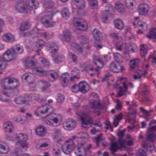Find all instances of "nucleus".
<instances>
[{"label":"nucleus","mask_w":156,"mask_h":156,"mask_svg":"<svg viewBox=\"0 0 156 156\" xmlns=\"http://www.w3.org/2000/svg\"><path fill=\"white\" fill-rule=\"evenodd\" d=\"M19 85V81L17 79L11 77L5 78L1 83L2 87L4 90L3 94L9 97L16 94L18 93L16 88Z\"/></svg>","instance_id":"obj_1"},{"label":"nucleus","mask_w":156,"mask_h":156,"mask_svg":"<svg viewBox=\"0 0 156 156\" xmlns=\"http://www.w3.org/2000/svg\"><path fill=\"white\" fill-rule=\"evenodd\" d=\"M23 0H15L18 4L16 8L20 12H27L33 8L36 9L38 7V3L36 0H27L25 3L22 2Z\"/></svg>","instance_id":"obj_2"},{"label":"nucleus","mask_w":156,"mask_h":156,"mask_svg":"<svg viewBox=\"0 0 156 156\" xmlns=\"http://www.w3.org/2000/svg\"><path fill=\"white\" fill-rule=\"evenodd\" d=\"M46 11L48 13V14L42 18L41 22L44 26L47 27H53L54 26V23L51 22V21L52 19L54 14L56 12V10L55 9V11H52L51 8H49Z\"/></svg>","instance_id":"obj_3"},{"label":"nucleus","mask_w":156,"mask_h":156,"mask_svg":"<svg viewBox=\"0 0 156 156\" xmlns=\"http://www.w3.org/2000/svg\"><path fill=\"white\" fill-rule=\"evenodd\" d=\"M91 95L93 97V99L90 103V106L92 108L98 110L97 115H99L100 111L103 109V106L100 103L99 96L97 94L93 93Z\"/></svg>","instance_id":"obj_4"},{"label":"nucleus","mask_w":156,"mask_h":156,"mask_svg":"<svg viewBox=\"0 0 156 156\" xmlns=\"http://www.w3.org/2000/svg\"><path fill=\"white\" fill-rule=\"evenodd\" d=\"M73 140L72 138H70L62 145V150L66 154H69L74 149L75 145Z\"/></svg>","instance_id":"obj_5"},{"label":"nucleus","mask_w":156,"mask_h":156,"mask_svg":"<svg viewBox=\"0 0 156 156\" xmlns=\"http://www.w3.org/2000/svg\"><path fill=\"white\" fill-rule=\"evenodd\" d=\"M118 143L119 144V146L118 143L116 142L112 143L111 145L110 149L113 154H115L118 149L126 147V141L122 138H120Z\"/></svg>","instance_id":"obj_6"},{"label":"nucleus","mask_w":156,"mask_h":156,"mask_svg":"<svg viewBox=\"0 0 156 156\" xmlns=\"http://www.w3.org/2000/svg\"><path fill=\"white\" fill-rule=\"evenodd\" d=\"M73 23L74 25L80 30L85 31L87 28V23L84 20L81 18H74Z\"/></svg>","instance_id":"obj_7"},{"label":"nucleus","mask_w":156,"mask_h":156,"mask_svg":"<svg viewBox=\"0 0 156 156\" xmlns=\"http://www.w3.org/2000/svg\"><path fill=\"white\" fill-rule=\"evenodd\" d=\"M79 116L82 122V126L86 128V125L93 123L92 118L88 113H83L79 115Z\"/></svg>","instance_id":"obj_8"},{"label":"nucleus","mask_w":156,"mask_h":156,"mask_svg":"<svg viewBox=\"0 0 156 156\" xmlns=\"http://www.w3.org/2000/svg\"><path fill=\"white\" fill-rule=\"evenodd\" d=\"M16 137L19 139V141L16 144L17 146H20L22 148H27L28 147V144L26 141L27 139V137L26 134L20 133L17 135Z\"/></svg>","instance_id":"obj_9"},{"label":"nucleus","mask_w":156,"mask_h":156,"mask_svg":"<svg viewBox=\"0 0 156 156\" xmlns=\"http://www.w3.org/2000/svg\"><path fill=\"white\" fill-rule=\"evenodd\" d=\"M107 57L108 55H104L103 57L102 58V59L103 61H101L97 56H94L93 59L94 63L95 64L98 66L95 69L96 72H98L100 68H101L103 67L104 64V61H107L106 58H107Z\"/></svg>","instance_id":"obj_10"},{"label":"nucleus","mask_w":156,"mask_h":156,"mask_svg":"<svg viewBox=\"0 0 156 156\" xmlns=\"http://www.w3.org/2000/svg\"><path fill=\"white\" fill-rule=\"evenodd\" d=\"M123 80H124V81L122 83L123 86H120L119 87V90L117 94V96L118 97H121L125 95L127 91L128 88L126 83V77H121L120 79V81H122Z\"/></svg>","instance_id":"obj_11"},{"label":"nucleus","mask_w":156,"mask_h":156,"mask_svg":"<svg viewBox=\"0 0 156 156\" xmlns=\"http://www.w3.org/2000/svg\"><path fill=\"white\" fill-rule=\"evenodd\" d=\"M63 126L68 130H72L76 127V121L72 119H68L64 123Z\"/></svg>","instance_id":"obj_12"},{"label":"nucleus","mask_w":156,"mask_h":156,"mask_svg":"<svg viewBox=\"0 0 156 156\" xmlns=\"http://www.w3.org/2000/svg\"><path fill=\"white\" fill-rule=\"evenodd\" d=\"M31 99V97L28 94H25L24 96H20L15 99V102L18 104L20 105L28 102Z\"/></svg>","instance_id":"obj_13"},{"label":"nucleus","mask_w":156,"mask_h":156,"mask_svg":"<svg viewBox=\"0 0 156 156\" xmlns=\"http://www.w3.org/2000/svg\"><path fill=\"white\" fill-rule=\"evenodd\" d=\"M47 117H48V118L51 120L54 124H57L59 121H61L62 119V116L60 115L52 113L48 115Z\"/></svg>","instance_id":"obj_14"},{"label":"nucleus","mask_w":156,"mask_h":156,"mask_svg":"<svg viewBox=\"0 0 156 156\" xmlns=\"http://www.w3.org/2000/svg\"><path fill=\"white\" fill-rule=\"evenodd\" d=\"M80 91L82 93L87 92L90 90V87L87 83L85 81L80 82L78 84Z\"/></svg>","instance_id":"obj_15"},{"label":"nucleus","mask_w":156,"mask_h":156,"mask_svg":"<svg viewBox=\"0 0 156 156\" xmlns=\"http://www.w3.org/2000/svg\"><path fill=\"white\" fill-rule=\"evenodd\" d=\"M149 9L148 5L146 4H140L138 7V10L140 15L146 14Z\"/></svg>","instance_id":"obj_16"},{"label":"nucleus","mask_w":156,"mask_h":156,"mask_svg":"<svg viewBox=\"0 0 156 156\" xmlns=\"http://www.w3.org/2000/svg\"><path fill=\"white\" fill-rule=\"evenodd\" d=\"M40 111V113L44 114L48 112L50 114L54 111V108L50 106H43L39 107Z\"/></svg>","instance_id":"obj_17"},{"label":"nucleus","mask_w":156,"mask_h":156,"mask_svg":"<svg viewBox=\"0 0 156 156\" xmlns=\"http://www.w3.org/2000/svg\"><path fill=\"white\" fill-rule=\"evenodd\" d=\"M76 151L79 153L78 156H86L87 150L84 144L81 143L78 144Z\"/></svg>","instance_id":"obj_18"},{"label":"nucleus","mask_w":156,"mask_h":156,"mask_svg":"<svg viewBox=\"0 0 156 156\" xmlns=\"http://www.w3.org/2000/svg\"><path fill=\"white\" fill-rule=\"evenodd\" d=\"M22 78L24 79L30 83H33L34 80V76L31 73H26L22 76Z\"/></svg>","instance_id":"obj_19"},{"label":"nucleus","mask_w":156,"mask_h":156,"mask_svg":"<svg viewBox=\"0 0 156 156\" xmlns=\"http://www.w3.org/2000/svg\"><path fill=\"white\" fill-rule=\"evenodd\" d=\"M35 130L36 134L40 136H43L46 132L45 128L41 125L38 126Z\"/></svg>","instance_id":"obj_20"},{"label":"nucleus","mask_w":156,"mask_h":156,"mask_svg":"<svg viewBox=\"0 0 156 156\" xmlns=\"http://www.w3.org/2000/svg\"><path fill=\"white\" fill-rule=\"evenodd\" d=\"M54 132L53 134V136L55 140L58 143L62 141V137L61 135L60 131L57 129H54Z\"/></svg>","instance_id":"obj_21"},{"label":"nucleus","mask_w":156,"mask_h":156,"mask_svg":"<svg viewBox=\"0 0 156 156\" xmlns=\"http://www.w3.org/2000/svg\"><path fill=\"white\" fill-rule=\"evenodd\" d=\"M95 140L97 146H98L100 142L101 143V145L102 147L106 146V144L107 143L105 141V138L102 137V134H100L98 136H97Z\"/></svg>","instance_id":"obj_22"},{"label":"nucleus","mask_w":156,"mask_h":156,"mask_svg":"<svg viewBox=\"0 0 156 156\" xmlns=\"http://www.w3.org/2000/svg\"><path fill=\"white\" fill-rule=\"evenodd\" d=\"M63 35L64 37L62 38L60 37L61 39L63 41H65L67 42H69L72 38V36L69 32L68 30H65L63 31Z\"/></svg>","instance_id":"obj_23"},{"label":"nucleus","mask_w":156,"mask_h":156,"mask_svg":"<svg viewBox=\"0 0 156 156\" xmlns=\"http://www.w3.org/2000/svg\"><path fill=\"white\" fill-rule=\"evenodd\" d=\"M115 27L119 30H122L124 27V23L122 21L119 19L115 20L114 21Z\"/></svg>","instance_id":"obj_24"},{"label":"nucleus","mask_w":156,"mask_h":156,"mask_svg":"<svg viewBox=\"0 0 156 156\" xmlns=\"http://www.w3.org/2000/svg\"><path fill=\"white\" fill-rule=\"evenodd\" d=\"M49 47L51 48V53L52 56L54 57V55L57 53L58 50V46L54 43L50 42L49 44Z\"/></svg>","instance_id":"obj_25"},{"label":"nucleus","mask_w":156,"mask_h":156,"mask_svg":"<svg viewBox=\"0 0 156 156\" xmlns=\"http://www.w3.org/2000/svg\"><path fill=\"white\" fill-rule=\"evenodd\" d=\"M93 35L95 39L97 41H99L102 38L101 33L99 30L97 29H94L93 30Z\"/></svg>","instance_id":"obj_26"},{"label":"nucleus","mask_w":156,"mask_h":156,"mask_svg":"<svg viewBox=\"0 0 156 156\" xmlns=\"http://www.w3.org/2000/svg\"><path fill=\"white\" fill-rule=\"evenodd\" d=\"M3 40L7 42H11L15 40L14 36L10 33H7L4 35L3 36Z\"/></svg>","instance_id":"obj_27"},{"label":"nucleus","mask_w":156,"mask_h":156,"mask_svg":"<svg viewBox=\"0 0 156 156\" xmlns=\"http://www.w3.org/2000/svg\"><path fill=\"white\" fill-rule=\"evenodd\" d=\"M3 126L6 131L8 133L11 132L13 128L12 122H9L5 123Z\"/></svg>","instance_id":"obj_28"},{"label":"nucleus","mask_w":156,"mask_h":156,"mask_svg":"<svg viewBox=\"0 0 156 156\" xmlns=\"http://www.w3.org/2000/svg\"><path fill=\"white\" fill-rule=\"evenodd\" d=\"M115 7L116 10L119 12H122L125 11V6L121 2H117L115 4Z\"/></svg>","instance_id":"obj_29"},{"label":"nucleus","mask_w":156,"mask_h":156,"mask_svg":"<svg viewBox=\"0 0 156 156\" xmlns=\"http://www.w3.org/2000/svg\"><path fill=\"white\" fill-rule=\"evenodd\" d=\"M40 82L43 85L41 88V90L42 91H44L47 90L50 86V84L49 82L44 80H40Z\"/></svg>","instance_id":"obj_30"},{"label":"nucleus","mask_w":156,"mask_h":156,"mask_svg":"<svg viewBox=\"0 0 156 156\" xmlns=\"http://www.w3.org/2000/svg\"><path fill=\"white\" fill-rule=\"evenodd\" d=\"M95 126L93 127V129H91L90 131L91 133L92 134H95V132H99L100 131L101 129L102 126L101 122H98L97 123H95Z\"/></svg>","instance_id":"obj_31"},{"label":"nucleus","mask_w":156,"mask_h":156,"mask_svg":"<svg viewBox=\"0 0 156 156\" xmlns=\"http://www.w3.org/2000/svg\"><path fill=\"white\" fill-rule=\"evenodd\" d=\"M140 60L138 58H136L131 60L130 61V68L131 69H133L138 66Z\"/></svg>","instance_id":"obj_32"},{"label":"nucleus","mask_w":156,"mask_h":156,"mask_svg":"<svg viewBox=\"0 0 156 156\" xmlns=\"http://www.w3.org/2000/svg\"><path fill=\"white\" fill-rule=\"evenodd\" d=\"M30 28V26L29 23L27 22H24L21 24L20 29L21 31H24L29 30Z\"/></svg>","instance_id":"obj_33"},{"label":"nucleus","mask_w":156,"mask_h":156,"mask_svg":"<svg viewBox=\"0 0 156 156\" xmlns=\"http://www.w3.org/2000/svg\"><path fill=\"white\" fill-rule=\"evenodd\" d=\"M136 115L135 113L129 112L127 115V119L129 122L133 124L135 122Z\"/></svg>","instance_id":"obj_34"},{"label":"nucleus","mask_w":156,"mask_h":156,"mask_svg":"<svg viewBox=\"0 0 156 156\" xmlns=\"http://www.w3.org/2000/svg\"><path fill=\"white\" fill-rule=\"evenodd\" d=\"M119 66V65L117 66L115 63L112 62L109 66V68L111 71L118 73L120 71Z\"/></svg>","instance_id":"obj_35"},{"label":"nucleus","mask_w":156,"mask_h":156,"mask_svg":"<svg viewBox=\"0 0 156 156\" xmlns=\"http://www.w3.org/2000/svg\"><path fill=\"white\" fill-rule=\"evenodd\" d=\"M90 7L94 9H98V2L97 0H88Z\"/></svg>","instance_id":"obj_36"},{"label":"nucleus","mask_w":156,"mask_h":156,"mask_svg":"<svg viewBox=\"0 0 156 156\" xmlns=\"http://www.w3.org/2000/svg\"><path fill=\"white\" fill-rule=\"evenodd\" d=\"M87 135L86 133L80 132L77 133L75 136H73L72 138L73 140H74L76 138L84 139L86 138L87 137Z\"/></svg>","instance_id":"obj_37"},{"label":"nucleus","mask_w":156,"mask_h":156,"mask_svg":"<svg viewBox=\"0 0 156 156\" xmlns=\"http://www.w3.org/2000/svg\"><path fill=\"white\" fill-rule=\"evenodd\" d=\"M135 3V0H126L125 4L126 7L129 9H133L134 4Z\"/></svg>","instance_id":"obj_38"},{"label":"nucleus","mask_w":156,"mask_h":156,"mask_svg":"<svg viewBox=\"0 0 156 156\" xmlns=\"http://www.w3.org/2000/svg\"><path fill=\"white\" fill-rule=\"evenodd\" d=\"M62 16L64 18L66 19L69 18L70 15L69 10L67 8H64L62 11Z\"/></svg>","instance_id":"obj_39"},{"label":"nucleus","mask_w":156,"mask_h":156,"mask_svg":"<svg viewBox=\"0 0 156 156\" xmlns=\"http://www.w3.org/2000/svg\"><path fill=\"white\" fill-rule=\"evenodd\" d=\"M37 74L41 76H44L47 74V72L43 70L40 68H37L36 69Z\"/></svg>","instance_id":"obj_40"},{"label":"nucleus","mask_w":156,"mask_h":156,"mask_svg":"<svg viewBox=\"0 0 156 156\" xmlns=\"http://www.w3.org/2000/svg\"><path fill=\"white\" fill-rule=\"evenodd\" d=\"M137 26L143 30L146 31L147 29V25L144 22H139L137 24Z\"/></svg>","instance_id":"obj_41"},{"label":"nucleus","mask_w":156,"mask_h":156,"mask_svg":"<svg viewBox=\"0 0 156 156\" xmlns=\"http://www.w3.org/2000/svg\"><path fill=\"white\" fill-rule=\"evenodd\" d=\"M49 75L53 79V80H51V81L52 82H55L56 80L58 77V73L54 71H52L49 73Z\"/></svg>","instance_id":"obj_42"},{"label":"nucleus","mask_w":156,"mask_h":156,"mask_svg":"<svg viewBox=\"0 0 156 156\" xmlns=\"http://www.w3.org/2000/svg\"><path fill=\"white\" fill-rule=\"evenodd\" d=\"M122 114L121 113L115 117L113 121V123L115 127H116L118 125L119 121L122 119Z\"/></svg>","instance_id":"obj_43"},{"label":"nucleus","mask_w":156,"mask_h":156,"mask_svg":"<svg viewBox=\"0 0 156 156\" xmlns=\"http://www.w3.org/2000/svg\"><path fill=\"white\" fill-rule=\"evenodd\" d=\"M127 48H128L127 50L128 51H131L132 52H135L134 50H136L137 48V47L136 44L134 43H131L126 46Z\"/></svg>","instance_id":"obj_44"},{"label":"nucleus","mask_w":156,"mask_h":156,"mask_svg":"<svg viewBox=\"0 0 156 156\" xmlns=\"http://www.w3.org/2000/svg\"><path fill=\"white\" fill-rule=\"evenodd\" d=\"M39 59L44 66L48 67L50 66V63L46 58L41 57Z\"/></svg>","instance_id":"obj_45"},{"label":"nucleus","mask_w":156,"mask_h":156,"mask_svg":"<svg viewBox=\"0 0 156 156\" xmlns=\"http://www.w3.org/2000/svg\"><path fill=\"white\" fill-rule=\"evenodd\" d=\"M146 36L149 39L152 38L156 39V28L151 30L150 34L147 35Z\"/></svg>","instance_id":"obj_46"},{"label":"nucleus","mask_w":156,"mask_h":156,"mask_svg":"<svg viewBox=\"0 0 156 156\" xmlns=\"http://www.w3.org/2000/svg\"><path fill=\"white\" fill-rule=\"evenodd\" d=\"M65 58L64 55L60 54L58 55L56 58H54V60L55 63H58L63 61Z\"/></svg>","instance_id":"obj_47"},{"label":"nucleus","mask_w":156,"mask_h":156,"mask_svg":"<svg viewBox=\"0 0 156 156\" xmlns=\"http://www.w3.org/2000/svg\"><path fill=\"white\" fill-rule=\"evenodd\" d=\"M54 5V3L52 0H45L44 3V7L45 8L50 7Z\"/></svg>","instance_id":"obj_48"},{"label":"nucleus","mask_w":156,"mask_h":156,"mask_svg":"<svg viewBox=\"0 0 156 156\" xmlns=\"http://www.w3.org/2000/svg\"><path fill=\"white\" fill-rule=\"evenodd\" d=\"M0 150L1 153L5 154L7 153L9 151L8 146H5L2 144H0Z\"/></svg>","instance_id":"obj_49"},{"label":"nucleus","mask_w":156,"mask_h":156,"mask_svg":"<svg viewBox=\"0 0 156 156\" xmlns=\"http://www.w3.org/2000/svg\"><path fill=\"white\" fill-rule=\"evenodd\" d=\"M109 11L110 10H106L103 12V16L102 17V21L104 23H106L108 16L109 14Z\"/></svg>","instance_id":"obj_50"},{"label":"nucleus","mask_w":156,"mask_h":156,"mask_svg":"<svg viewBox=\"0 0 156 156\" xmlns=\"http://www.w3.org/2000/svg\"><path fill=\"white\" fill-rule=\"evenodd\" d=\"M114 58L115 60L118 63L121 62L122 60V55L117 52L114 54Z\"/></svg>","instance_id":"obj_51"},{"label":"nucleus","mask_w":156,"mask_h":156,"mask_svg":"<svg viewBox=\"0 0 156 156\" xmlns=\"http://www.w3.org/2000/svg\"><path fill=\"white\" fill-rule=\"evenodd\" d=\"M156 139V135L153 133L148 134L147 136V140L151 142H153Z\"/></svg>","instance_id":"obj_52"},{"label":"nucleus","mask_w":156,"mask_h":156,"mask_svg":"<svg viewBox=\"0 0 156 156\" xmlns=\"http://www.w3.org/2000/svg\"><path fill=\"white\" fill-rule=\"evenodd\" d=\"M25 65L28 67H31L34 66V62L33 60L28 58L25 61Z\"/></svg>","instance_id":"obj_53"},{"label":"nucleus","mask_w":156,"mask_h":156,"mask_svg":"<svg viewBox=\"0 0 156 156\" xmlns=\"http://www.w3.org/2000/svg\"><path fill=\"white\" fill-rule=\"evenodd\" d=\"M34 99L40 103L44 102V101H46V99L40 97V94H35L34 96Z\"/></svg>","instance_id":"obj_54"},{"label":"nucleus","mask_w":156,"mask_h":156,"mask_svg":"<svg viewBox=\"0 0 156 156\" xmlns=\"http://www.w3.org/2000/svg\"><path fill=\"white\" fill-rule=\"evenodd\" d=\"M76 4L79 9H82L85 7V2L84 0H80Z\"/></svg>","instance_id":"obj_55"},{"label":"nucleus","mask_w":156,"mask_h":156,"mask_svg":"<svg viewBox=\"0 0 156 156\" xmlns=\"http://www.w3.org/2000/svg\"><path fill=\"white\" fill-rule=\"evenodd\" d=\"M15 50V54L16 53L18 54H21L23 51V47L20 46V45H17L16 46V50Z\"/></svg>","instance_id":"obj_56"},{"label":"nucleus","mask_w":156,"mask_h":156,"mask_svg":"<svg viewBox=\"0 0 156 156\" xmlns=\"http://www.w3.org/2000/svg\"><path fill=\"white\" fill-rule=\"evenodd\" d=\"M142 145L143 148L146 149L147 151H151V146L145 142H142Z\"/></svg>","instance_id":"obj_57"},{"label":"nucleus","mask_w":156,"mask_h":156,"mask_svg":"<svg viewBox=\"0 0 156 156\" xmlns=\"http://www.w3.org/2000/svg\"><path fill=\"white\" fill-rule=\"evenodd\" d=\"M45 44L44 41L41 39H38L36 43V46L37 48L42 47Z\"/></svg>","instance_id":"obj_58"},{"label":"nucleus","mask_w":156,"mask_h":156,"mask_svg":"<svg viewBox=\"0 0 156 156\" xmlns=\"http://www.w3.org/2000/svg\"><path fill=\"white\" fill-rule=\"evenodd\" d=\"M69 58L71 59L73 62H76L77 61V57L76 55L73 52H70L69 53Z\"/></svg>","instance_id":"obj_59"},{"label":"nucleus","mask_w":156,"mask_h":156,"mask_svg":"<svg viewBox=\"0 0 156 156\" xmlns=\"http://www.w3.org/2000/svg\"><path fill=\"white\" fill-rule=\"evenodd\" d=\"M127 142V144L129 146H132L133 145V139L132 137L130 135H128L127 136L126 140H125Z\"/></svg>","instance_id":"obj_60"},{"label":"nucleus","mask_w":156,"mask_h":156,"mask_svg":"<svg viewBox=\"0 0 156 156\" xmlns=\"http://www.w3.org/2000/svg\"><path fill=\"white\" fill-rule=\"evenodd\" d=\"M79 39L82 43H87L89 42L88 38L83 36H80L79 37Z\"/></svg>","instance_id":"obj_61"},{"label":"nucleus","mask_w":156,"mask_h":156,"mask_svg":"<svg viewBox=\"0 0 156 156\" xmlns=\"http://www.w3.org/2000/svg\"><path fill=\"white\" fill-rule=\"evenodd\" d=\"M72 74L74 78H76L77 79L79 78L80 73L78 70H73L72 71Z\"/></svg>","instance_id":"obj_62"},{"label":"nucleus","mask_w":156,"mask_h":156,"mask_svg":"<svg viewBox=\"0 0 156 156\" xmlns=\"http://www.w3.org/2000/svg\"><path fill=\"white\" fill-rule=\"evenodd\" d=\"M71 90L73 92L76 93L80 91L78 85H77L76 84L74 85L72 87Z\"/></svg>","instance_id":"obj_63"},{"label":"nucleus","mask_w":156,"mask_h":156,"mask_svg":"<svg viewBox=\"0 0 156 156\" xmlns=\"http://www.w3.org/2000/svg\"><path fill=\"white\" fill-rule=\"evenodd\" d=\"M146 153L142 149H139L136 153V156H146Z\"/></svg>","instance_id":"obj_64"}]
</instances>
